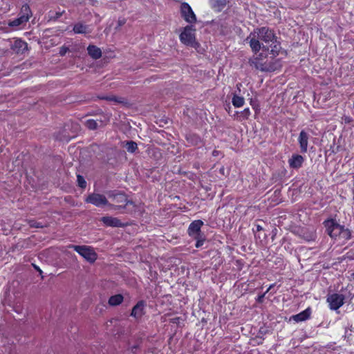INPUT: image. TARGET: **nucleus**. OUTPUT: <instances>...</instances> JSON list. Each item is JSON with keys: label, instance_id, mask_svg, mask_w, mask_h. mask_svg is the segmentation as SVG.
I'll return each mask as SVG.
<instances>
[{"label": "nucleus", "instance_id": "obj_23", "mask_svg": "<svg viewBox=\"0 0 354 354\" xmlns=\"http://www.w3.org/2000/svg\"><path fill=\"white\" fill-rule=\"evenodd\" d=\"M123 296L120 294H118L113 296H111L109 299V304L110 306H118L123 301Z\"/></svg>", "mask_w": 354, "mask_h": 354}, {"label": "nucleus", "instance_id": "obj_13", "mask_svg": "<svg viewBox=\"0 0 354 354\" xmlns=\"http://www.w3.org/2000/svg\"><path fill=\"white\" fill-rule=\"evenodd\" d=\"M11 49L15 53H23L28 48L27 44L19 39H17L12 42L10 45Z\"/></svg>", "mask_w": 354, "mask_h": 354}, {"label": "nucleus", "instance_id": "obj_7", "mask_svg": "<svg viewBox=\"0 0 354 354\" xmlns=\"http://www.w3.org/2000/svg\"><path fill=\"white\" fill-rule=\"evenodd\" d=\"M181 17L189 24H194L196 21V17L192 8L187 3H182L180 5Z\"/></svg>", "mask_w": 354, "mask_h": 354}, {"label": "nucleus", "instance_id": "obj_15", "mask_svg": "<svg viewBox=\"0 0 354 354\" xmlns=\"http://www.w3.org/2000/svg\"><path fill=\"white\" fill-rule=\"evenodd\" d=\"M101 221L106 226L111 227H121L122 226V222L115 217L104 216L101 218Z\"/></svg>", "mask_w": 354, "mask_h": 354}, {"label": "nucleus", "instance_id": "obj_30", "mask_svg": "<svg viewBox=\"0 0 354 354\" xmlns=\"http://www.w3.org/2000/svg\"><path fill=\"white\" fill-rule=\"evenodd\" d=\"M273 286H274V285H271V286L268 288V289L266 290V292L264 294H263L262 295L259 296V297H258V298H257V301H259V302H261V301H263V298H264V297H265V295H266V293H267V292H268V291H269V290H270Z\"/></svg>", "mask_w": 354, "mask_h": 354}, {"label": "nucleus", "instance_id": "obj_10", "mask_svg": "<svg viewBox=\"0 0 354 354\" xmlns=\"http://www.w3.org/2000/svg\"><path fill=\"white\" fill-rule=\"evenodd\" d=\"M256 66L261 71L271 72L278 70L281 65L278 61L274 60L268 62L266 61L264 63L257 62Z\"/></svg>", "mask_w": 354, "mask_h": 354}, {"label": "nucleus", "instance_id": "obj_28", "mask_svg": "<svg viewBox=\"0 0 354 354\" xmlns=\"http://www.w3.org/2000/svg\"><path fill=\"white\" fill-rule=\"evenodd\" d=\"M77 183H78V185L82 187V188H85L86 186V180H84V177H82V176L80 175H77Z\"/></svg>", "mask_w": 354, "mask_h": 354}, {"label": "nucleus", "instance_id": "obj_22", "mask_svg": "<svg viewBox=\"0 0 354 354\" xmlns=\"http://www.w3.org/2000/svg\"><path fill=\"white\" fill-rule=\"evenodd\" d=\"M102 99H104V100H108L110 102H113L116 104H124L127 102V100L125 98L122 97H118L116 95H113L103 97H102Z\"/></svg>", "mask_w": 354, "mask_h": 354}, {"label": "nucleus", "instance_id": "obj_37", "mask_svg": "<svg viewBox=\"0 0 354 354\" xmlns=\"http://www.w3.org/2000/svg\"><path fill=\"white\" fill-rule=\"evenodd\" d=\"M40 272H41V270H40L39 268H36Z\"/></svg>", "mask_w": 354, "mask_h": 354}, {"label": "nucleus", "instance_id": "obj_4", "mask_svg": "<svg viewBox=\"0 0 354 354\" xmlns=\"http://www.w3.org/2000/svg\"><path fill=\"white\" fill-rule=\"evenodd\" d=\"M85 201L88 203H91L96 207L109 205L114 209H120L122 207L121 205L109 204L105 196L96 193L89 194L85 199Z\"/></svg>", "mask_w": 354, "mask_h": 354}, {"label": "nucleus", "instance_id": "obj_1", "mask_svg": "<svg viewBox=\"0 0 354 354\" xmlns=\"http://www.w3.org/2000/svg\"><path fill=\"white\" fill-rule=\"evenodd\" d=\"M275 38L276 36L272 30L262 27L254 30L247 37L246 41L249 42L252 51L257 53L261 48L269 50L268 44L275 41Z\"/></svg>", "mask_w": 354, "mask_h": 354}, {"label": "nucleus", "instance_id": "obj_12", "mask_svg": "<svg viewBox=\"0 0 354 354\" xmlns=\"http://www.w3.org/2000/svg\"><path fill=\"white\" fill-rule=\"evenodd\" d=\"M309 135L302 130L299 135L298 142L299 144L301 152L306 153L308 151Z\"/></svg>", "mask_w": 354, "mask_h": 354}, {"label": "nucleus", "instance_id": "obj_19", "mask_svg": "<svg viewBox=\"0 0 354 354\" xmlns=\"http://www.w3.org/2000/svg\"><path fill=\"white\" fill-rule=\"evenodd\" d=\"M109 197L112 198L113 201L115 203H124L125 205L128 204L127 196L121 193H116L114 194L113 192H110L109 194Z\"/></svg>", "mask_w": 354, "mask_h": 354}, {"label": "nucleus", "instance_id": "obj_21", "mask_svg": "<svg viewBox=\"0 0 354 354\" xmlns=\"http://www.w3.org/2000/svg\"><path fill=\"white\" fill-rule=\"evenodd\" d=\"M212 6L217 11H221L227 4V0H211Z\"/></svg>", "mask_w": 354, "mask_h": 354}, {"label": "nucleus", "instance_id": "obj_16", "mask_svg": "<svg viewBox=\"0 0 354 354\" xmlns=\"http://www.w3.org/2000/svg\"><path fill=\"white\" fill-rule=\"evenodd\" d=\"M311 315V309L310 308H307L306 310L302 312L295 315L292 317V319L296 322H300L307 320L310 318Z\"/></svg>", "mask_w": 354, "mask_h": 354}, {"label": "nucleus", "instance_id": "obj_6", "mask_svg": "<svg viewBox=\"0 0 354 354\" xmlns=\"http://www.w3.org/2000/svg\"><path fill=\"white\" fill-rule=\"evenodd\" d=\"M345 297L342 294L333 293L328 295L326 301L330 310H337L344 304Z\"/></svg>", "mask_w": 354, "mask_h": 354}, {"label": "nucleus", "instance_id": "obj_34", "mask_svg": "<svg viewBox=\"0 0 354 354\" xmlns=\"http://www.w3.org/2000/svg\"><path fill=\"white\" fill-rule=\"evenodd\" d=\"M125 21L124 19H120L118 20V27H120L122 26H123L124 24Z\"/></svg>", "mask_w": 354, "mask_h": 354}, {"label": "nucleus", "instance_id": "obj_9", "mask_svg": "<svg viewBox=\"0 0 354 354\" xmlns=\"http://www.w3.org/2000/svg\"><path fill=\"white\" fill-rule=\"evenodd\" d=\"M203 225V222L201 220H196L192 222L187 230L189 236L194 239H197L198 236L201 235V229Z\"/></svg>", "mask_w": 354, "mask_h": 354}, {"label": "nucleus", "instance_id": "obj_24", "mask_svg": "<svg viewBox=\"0 0 354 354\" xmlns=\"http://www.w3.org/2000/svg\"><path fill=\"white\" fill-rule=\"evenodd\" d=\"M269 50L272 53L273 55H277L281 49V46L279 43L277 41V37L275 38V41L271 42L268 44Z\"/></svg>", "mask_w": 354, "mask_h": 354}, {"label": "nucleus", "instance_id": "obj_3", "mask_svg": "<svg viewBox=\"0 0 354 354\" xmlns=\"http://www.w3.org/2000/svg\"><path fill=\"white\" fill-rule=\"evenodd\" d=\"M195 30L192 26H187L185 27L179 37L180 41L186 46L196 48L198 43L195 38Z\"/></svg>", "mask_w": 354, "mask_h": 354}, {"label": "nucleus", "instance_id": "obj_27", "mask_svg": "<svg viewBox=\"0 0 354 354\" xmlns=\"http://www.w3.org/2000/svg\"><path fill=\"white\" fill-rule=\"evenodd\" d=\"M85 126L91 130H94L97 129V123L95 120L91 119L86 121Z\"/></svg>", "mask_w": 354, "mask_h": 354}, {"label": "nucleus", "instance_id": "obj_29", "mask_svg": "<svg viewBox=\"0 0 354 354\" xmlns=\"http://www.w3.org/2000/svg\"><path fill=\"white\" fill-rule=\"evenodd\" d=\"M196 241V248H200L203 245L205 239L202 237V235L198 236L197 239H194Z\"/></svg>", "mask_w": 354, "mask_h": 354}, {"label": "nucleus", "instance_id": "obj_31", "mask_svg": "<svg viewBox=\"0 0 354 354\" xmlns=\"http://www.w3.org/2000/svg\"><path fill=\"white\" fill-rule=\"evenodd\" d=\"M68 50V48L66 47V46H62L59 49V55L63 56L64 55L66 52Z\"/></svg>", "mask_w": 354, "mask_h": 354}, {"label": "nucleus", "instance_id": "obj_2", "mask_svg": "<svg viewBox=\"0 0 354 354\" xmlns=\"http://www.w3.org/2000/svg\"><path fill=\"white\" fill-rule=\"evenodd\" d=\"M325 226L328 234L330 237L336 239L337 236L346 237L348 235V232L344 227L337 224L335 220L330 219L325 221Z\"/></svg>", "mask_w": 354, "mask_h": 354}, {"label": "nucleus", "instance_id": "obj_8", "mask_svg": "<svg viewBox=\"0 0 354 354\" xmlns=\"http://www.w3.org/2000/svg\"><path fill=\"white\" fill-rule=\"evenodd\" d=\"M23 15L19 18L15 19L8 22V26L11 27H17L21 24L26 23L30 18V10L28 6H24L22 7Z\"/></svg>", "mask_w": 354, "mask_h": 354}, {"label": "nucleus", "instance_id": "obj_18", "mask_svg": "<svg viewBox=\"0 0 354 354\" xmlns=\"http://www.w3.org/2000/svg\"><path fill=\"white\" fill-rule=\"evenodd\" d=\"M87 51L88 54L94 59H97L102 57L101 49L95 45H89L87 47Z\"/></svg>", "mask_w": 354, "mask_h": 354}, {"label": "nucleus", "instance_id": "obj_17", "mask_svg": "<svg viewBox=\"0 0 354 354\" xmlns=\"http://www.w3.org/2000/svg\"><path fill=\"white\" fill-rule=\"evenodd\" d=\"M251 115V112L249 108H245L241 111H236L234 115V119L239 121L243 122L249 119Z\"/></svg>", "mask_w": 354, "mask_h": 354}, {"label": "nucleus", "instance_id": "obj_26", "mask_svg": "<svg viewBox=\"0 0 354 354\" xmlns=\"http://www.w3.org/2000/svg\"><path fill=\"white\" fill-rule=\"evenodd\" d=\"M127 149L130 153H133L137 149L138 145L133 141H129L126 144Z\"/></svg>", "mask_w": 354, "mask_h": 354}, {"label": "nucleus", "instance_id": "obj_5", "mask_svg": "<svg viewBox=\"0 0 354 354\" xmlns=\"http://www.w3.org/2000/svg\"><path fill=\"white\" fill-rule=\"evenodd\" d=\"M69 248H73L79 254L83 257L90 263H93L97 258V254L94 249L87 245H70Z\"/></svg>", "mask_w": 354, "mask_h": 354}, {"label": "nucleus", "instance_id": "obj_35", "mask_svg": "<svg viewBox=\"0 0 354 354\" xmlns=\"http://www.w3.org/2000/svg\"><path fill=\"white\" fill-rule=\"evenodd\" d=\"M213 156H216L218 154V151L216 150H214L212 153Z\"/></svg>", "mask_w": 354, "mask_h": 354}, {"label": "nucleus", "instance_id": "obj_32", "mask_svg": "<svg viewBox=\"0 0 354 354\" xmlns=\"http://www.w3.org/2000/svg\"><path fill=\"white\" fill-rule=\"evenodd\" d=\"M313 96H314V99H315V100H317L318 102H319V101H321V100H322V102H324V100H322V95H321V94H317V93H314Z\"/></svg>", "mask_w": 354, "mask_h": 354}, {"label": "nucleus", "instance_id": "obj_36", "mask_svg": "<svg viewBox=\"0 0 354 354\" xmlns=\"http://www.w3.org/2000/svg\"><path fill=\"white\" fill-rule=\"evenodd\" d=\"M257 230H261V227L259 225H258V226H257Z\"/></svg>", "mask_w": 354, "mask_h": 354}, {"label": "nucleus", "instance_id": "obj_25", "mask_svg": "<svg viewBox=\"0 0 354 354\" xmlns=\"http://www.w3.org/2000/svg\"><path fill=\"white\" fill-rule=\"evenodd\" d=\"M232 102L234 107L239 108L243 106L245 100L243 97L234 94Z\"/></svg>", "mask_w": 354, "mask_h": 354}, {"label": "nucleus", "instance_id": "obj_33", "mask_svg": "<svg viewBox=\"0 0 354 354\" xmlns=\"http://www.w3.org/2000/svg\"><path fill=\"white\" fill-rule=\"evenodd\" d=\"M62 12H56L55 16L52 17V19H53L55 20L57 19L58 18H59L62 16Z\"/></svg>", "mask_w": 354, "mask_h": 354}, {"label": "nucleus", "instance_id": "obj_11", "mask_svg": "<svg viewBox=\"0 0 354 354\" xmlns=\"http://www.w3.org/2000/svg\"><path fill=\"white\" fill-rule=\"evenodd\" d=\"M145 302L144 301H138L132 308L131 316L136 319H140L145 314Z\"/></svg>", "mask_w": 354, "mask_h": 354}, {"label": "nucleus", "instance_id": "obj_20", "mask_svg": "<svg viewBox=\"0 0 354 354\" xmlns=\"http://www.w3.org/2000/svg\"><path fill=\"white\" fill-rule=\"evenodd\" d=\"M73 30L76 34H86L87 32H90V31H88V26L84 25L82 23H77L75 24Z\"/></svg>", "mask_w": 354, "mask_h": 354}, {"label": "nucleus", "instance_id": "obj_14", "mask_svg": "<svg viewBox=\"0 0 354 354\" xmlns=\"http://www.w3.org/2000/svg\"><path fill=\"white\" fill-rule=\"evenodd\" d=\"M304 162V158L299 154H293L288 160V164L290 168L298 169L301 167Z\"/></svg>", "mask_w": 354, "mask_h": 354}]
</instances>
